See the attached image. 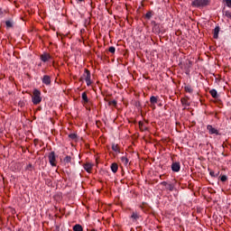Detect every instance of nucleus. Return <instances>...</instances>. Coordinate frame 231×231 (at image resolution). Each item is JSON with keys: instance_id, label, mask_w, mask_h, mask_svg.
I'll list each match as a JSON object with an SVG mask.
<instances>
[{"instance_id": "obj_15", "label": "nucleus", "mask_w": 231, "mask_h": 231, "mask_svg": "<svg viewBox=\"0 0 231 231\" xmlns=\"http://www.w3.org/2000/svg\"><path fill=\"white\" fill-rule=\"evenodd\" d=\"M219 26H217L215 29H214V34H213V37L214 39H217L219 37Z\"/></svg>"}, {"instance_id": "obj_1", "label": "nucleus", "mask_w": 231, "mask_h": 231, "mask_svg": "<svg viewBox=\"0 0 231 231\" xmlns=\"http://www.w3.org/2000/svg\"><path fill=\"white\" fill-rule=\"evenodd\" d=\"M210 5V0H193L191 2V6L194 8H205Z\"/></svg>"}, {"instance_id": "obj_2", "label": "nucleus", "mask_w": 231, "mask_h": 231, "mask_svg": "<svg viewBox=\"0 0 231 231\" xmlns=\"http://www.w3.org/2000/svg\"><path fill=\"white\" fill-rule=\"evenodd\" d=\"M32 101L35 106H37V104H41V102H42V97H41V92L39 91V89L33 90Z\"/></svg>"}, {"instance_id": "obj_6", "label": "nucleus", "mask_w": 231, "mask_h": 231, "mask_svg": "<svg viewBox=\"0 0 231 231\" xmlns=\"http://www.w3.org/2000/svg\"><path fill=\"white\" fill-rule=\"evenodd\" d=\"M161 185L163 187L162 190H170V192H172L174 190V184L168 183L167 181L161 182Z\"/></svg>"}, {"instance_id": "obj_21", "label": "nucleus", "mask_w": 231, "mask_h": 231, "mask_svg": "<svg viewBox=\"0 0 231 231\" xmlns=\"http://www.w3.org/2000/svg\"><path fill=\"white\" fill-rule=\"evenodd\" d=\"M64 163H71V156L67 155L64 160H63Z\"/></svg>"}, {"instance_id": "obj_13", "label": "nucleus", "mask_w": 231, "mask_h": 231, "mask_svg": "<svg viewBox=\"0 0 231 231\" xmlns=\"http://www.w3.org/2000/svg\"><path fill=\"white\" fill-rule=\"evenodd\" d=\"M121 162L125 165V167H127V165H129V159L127 156L121 157Z\"/></svg>"}, {"instance_id": "obj_30", "label": "nucleus", "mask_w": 231, "mask_h": 231, "mask_svg": "<svg viewBox=\"0 0 231 231\" xmlns=\"http://www.w3.org/2000/svg\"><path fill=\"white\" fill-rule=\"evenodd\" d=\"M79 3H82V2H84V0H78Z\"/></svg>"}, {"instance_id": "obj_26", "label": "nucleus", "mask_w": 231, "mask_h": 231, "mask_svg": "<svg viewBox=\"0 0 231 231\" xmlns=\"http://www.w3.org/2000/svg\"><path fill=\"white\" fill-rule=\"evenodd\" d=\"M221 181H226L227 178L226 175L221 176L220 178Z\"/></svg>"}, {"instance_id": "obj_25", "label": "nucleus", "mask_w": 231, "mask_h": 231, "mask_svg": "<svg viewBox=\"0 0 231 231\" xmlns=\"http://www.w3.org/2000/svg\"><path fill=\"white\" fill-rule=\"evenodd\" d=\"M210 176H212L213 178H217V174H216L214 171H210L209 172Z\"/></svg>"}, {"instance_id": "obj_17", "label": "nucleus", "mask_w": 231, "mask_h": 231, "mask_svg": "<svg viewBox=\"0 0 231 231\" xmlns=\"http://www.w3.org/2000/svg\"><path fill=\"white\" fill-rule=\"evenodd\" d=\"M112 151H114L115 152H120V147L118 146V144H112Z\"/></svg>"}, {"instance_id": "obj_24", "label": "nucleus", "mask_w": 231, "mask_h": 231, "mask_svg": "<svg viewBox=\"0 0 231 231\" xmlns=\"http://www.w3.org/2000/svg\"><path fill=\"white\" fill-rule=\"evenodd\" d=\"M185 90H186L188 93H192V88H190V87H185Z\"/></svg>"}, {"instance_id": "obj_10", "label": "nucleus", "mask_w": 231, "mask_h": 231, "mask_svg": "<svg viewBox=\"0 0 231 231\" xmlns=\"http://www.w3.org/2000/svg\"><path fill=\"white\" fill-rule=\"evenodd\" d=\"M81 98L83 100V106H86V104H88V102H89V98H88V93H86V92L82 93Z\"/></svg>"}, {"instance_id": "obj_7", "label": "nucleus", "mask_w": 231, "mask_h": 231, "mask_svg": "<svg viewBox=\"0 0 231 231\" xmlns=\"http://www.w3.org/2000/svg\"><path fill=\"white\" fill-rule=\"evenodd\" d=\"M207 130L208 131L209 134H217L219 135V130L212 126V125H208L207 126Z\"/></svg>"}, {"instance_id": "obj_18", "label": "nucleus", "mask_w": 231, "mask_h": 231, "mask_svg": "<svg viewBox=\"0 0 231 231\" xmlns=\"http://www.w3.org/2000/svg\"><path fill=\"white\" fill-rule=\"evenodd\" d=\"M139 129L141 131H147V126L145 125V124L139 122Z\"/></svg>"}, {"instance_id": "obj_28", "label": "nucleus", "mask_w": 231, "mask_h": 231, "mask_svg": "<svg viewBox=\"0 0 231 231\" xmlns=\"http://www.w3.org/2000/svg\"><path fill=\"white\" fill-rule=\"evenodd\" d=\"M112 104H114V106H116V101H112Z\"/></svg>"}, {"instance_id": "obj_29", "label": "nucleus", "mask_w": 231, "mask_h": 231, "mask_svg": "<svg viewBox=\"0 0 231 231\" xmlns=\"http://www.w3.org/2000/svg\"><path fill=\"white\" fill-rule=\"evenodd\" d=\"M146 17H151V14H146Z\"/></svg>"}, {"instance_id": "obj_27", "label": "nucleus", "mask_w": 231, "mask_h": 231, "mask_svg": "<svg viewBox=\"0 0 231 231\" xmlns=\"http://www.w3.org/2000/svg\"><path fill=\"white\" fill-rule=\"evenodd\" d=\"M69 138H71L72 140H75V138H77V134H69Z\"/></svg>"}, {"instance_id": "obj_16", "label": "nucleus", "mask_w": 231, "mask_h": 231, "mask_svg": "<svg viewBox=\"0 0 231 231\" xmlns=\"http://www.w3.org/2000/svg\"><path fill=\"white\" fill-rule=\"evenodd\" d=\"M74 231H84V228H82V226L80 224H77L73 226Z\"/></svg>"}, {"instance_id": "obj_23", "label": "nucleus", "mask_w": 231, "mask_h": 231, "mask_svg": "<svg viewBox=\"0 0 231 231\" xmlns=\"http://www.w3.org/2000/svg\"><path fill=\"white\" fill-rule=\"evenodd\" d=\"M108 51L110 53H115V51H116V49L115 47H109Z\"/></svg>"}, {"instance_id": "obj_14", "label": "nucleus", "mask_w": 231, "mask_h": 231, "mask_svg": "<svg viewBox=\"0 0 231 231\" xmlns=\"http://www.w3.org/2000/svg\"><path fill=\"white\" fill-rule=\"evenodd\" d=\"M111 171L114 173L118 172V164L116 162L111 164Z\"/></svg>"}, {"instance_id": "obj_19", "label": "nucleus", "mask_w": 231, "mask_h": 231, "mask_svg": "<svg viewBox=\"0 0 231 231\" xmlns=\"http://www.w3.org/2000/svg\"><path fill=\"white\" fill-rule=\"evenodd\" d=\"M209 93L213 98H217V91L216 89L210 90Z\"/></svg>"}, {"instance_id": "obj_12", "label": "nucleus", "mask_w": 231, "mask_h": 231, "mask_svg": "<svg viewBox=\"0 0 231 231\" xmlns=\"http://www.w3.org/2000/svg\"><path fill=\"white\" fill-rule=\"evenodd\" d=\"M131 218L134 219V221H138V219H140V213L133 211Z\"/></svg>"}, {"instance_id": "obj_3", "label": "nucleus", "mask_w": 231, "mask_h": 231, "mask_svg": "<svg viewBox=\"0 0 231 231\" xmlns=\"http://www.w3.org/2000/svg\"><path fill=\"white\" fill-rule=\"evenodd\" d=\"M81 80H85L87 86H91V84H93V81H91V72L88 69H85Z\"/></svg>"}, {"instance_id": "obj_11", "label": "nucleus", "mask_w": 231, "mask_h": 231, "mask_svg": "<svg viewBox=\"0 0 231 231\" xmlns=\"http://www.w3.org/2000/svg\"><path fill=\"white\" fill-rule=\"evenodd\" d=\"M84 169L88 172H91V171H93V164H91L90 162H87L84 164Z\"/></svg>"}, {"instance_id": "obj_20", "label": "nucleus", "mask_w": 231, "mask_h": 231, "mask_svg": "<svg viewBox=\"0 0 231 231\" xmlns=\"http://www.w3.org/2000/svg\"><path fill=\"white\" fill-rule=\"evenodd\" d=\"M150 102H151V104H158V98L154 96H152L150 97Z\"/></svg>"}, {"instance_id": "obj_5", "label": "nucleus", "mask_w": 231, "mask_h": 231, "mask_svg": "<svg viewBox=\"0 0 231 231\" xmlns=\"http://www.w3.org/2000/svg\"><path fill=\"white\" fill-rule=\"evenodd\" d=\"M40 60H42V62H44V63L50 62V60H53V57H51L50 53L44 52L40 55Z\"/></svg>"}, {"instance_id": "obj_4", "label": "nucleus", "mask_w": 231, "mask_h": 231, "mask_svg": "<svg viewBox=\"0 0 231 231\" xmlns=\"http://www.w3.org/2000/svg\"><path fill=\"white\" fill-rule=\"evenodd\" d=\"M49 162L52 167H57V157L55 156V152L49 153Z\"/></svg>"}, {"instance_id": "obj_22", "label": "nucleus", "mask_w": 231, "mask_h": 231, "mask_svg": "<svg viewBox=\"0 0 231 231\" xmlns=\"http://www.w3.org/2000/svg\"><path fill=\"white\" fill-rule=\"evenodd\" d=\"M5 26H7V28H12V26H13L12 22L6 21V22H5Z\"/></svg>"}, {"instance_id": "obj_8", "label": "nucleus", "mask_w": 231, "mask_h": 231, "mask_svg": "<svg viewBox=\"0 0 231 231\" xmlns=\"http://www.w3.org/2000/svg\"><path fill=\"white\" fill-rule=\"evenodd\" d=\"M180 169H181V165L180 164V162H173L171 164V171L173 172H180Z\"/></svg>"}, {"instance_id": "obj_9", "label": "nucleus", "mask_w": 231, "mask_h": 231, "mask_svg": "<svg viewBox=\"0 0 231 231\" xmlns=\"http://www.w3.org/2000/svg\"><path fill=\"white\" fill-rule=\"evenodd\" d=\"M42 83L45 84V86H50V84H51V78L48 75L43 76Z\"/></svg>"}]
</instances>
